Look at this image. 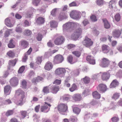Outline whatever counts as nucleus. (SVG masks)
Wrapping results in <instances>:
<instances>
[{"instance_id": "60", "label": "nucleus", "mask_w": 122, "mask_h": 122, "mask_svg": "<svg viewBox=\"0 0 122 122\" xmlns=\"http://www.w3.org/2000/svg\"><path fill=\"white\" fill-rule=\"evenodd\" d=\"M11 101L9 99L5 100L3 102V104H4L7 105L11 103Z\"/></svg>"}, {"instance_id": "34", "label": "nucleus", "mask_w": 122, "mask_h": 122, "mask_svg": "<svg viewBox=\"0 0 122 122\" xmlns=\"http://www.w3.org/2000/svg\"><path fill=\"white\" fill-rule=\"evenodd\" d=\"M73 111L74 113L78 114L80 112L81 110L77 107H75L73 108Z\"/></svg>"}, {"instance_id": "45", "label": "nucleus", "mask_w": 122, "mask_h": 122, "mask_svg": "<svg viewBox=\"0 0 122 122\" xmlns=\"http://www.w3.org/2000/svg\"><path fill=\"white\" fill-rule=\"evenodd\" d=\"M26 81L25 80H23L21 82V86L23 88H25L26 86Z\"/></svg>"}, {"instance_id": "39", "label": "nucleus", "mask_w": 122, "mask_h": 122, "mask_svg": "<svg viewBox=\"0 0 122 122\" xmlns=\"http://www.w3.org/2000/svg\"><path fill=\"white\" fill-rule=\"evenodd\" d=\"M68 62L71 64H73L75 63L73 61V57L71 56H69L67 58Z\"/></svg>"}, {"instance_id": "13", "label": "nucleus", "mask_w": 122, "mask_h": 122, "mask_svg": "<svg viewBox=\"0 0 122 122\" xmlns=\"http://www.w3.org/2000/svg\"><path fill=\"white\" fill-rule=\"evenodd\" d=\"M121 30H115L113 32V36L115 38H118L120 36L121 33Z\"/></svg>"}, {"instance_id": "59", "label": "nucleus", "mask_w": 122, "mask_h": 122, "mask_svg": "<svg viewBox=\"0 0 122 122\" xmlns=\"http://www.w3.org/2000/svg\"><path fill=\"white\" fill-rule=\"evenodd\" d=\"M27 113V112L25 111H22L20 112V113L23 118H24L26 116Z\"/></svg>"}, {"instance_id": "41", "label": "nucleus", "mask_w": 122, "mask_h": 122, "mask_svg": "<svg viewBox=\"0 0 122 122\" xmlns=\"http://www.w3.org/2000/svg\"><path fill=\"white\" fill-rule=\"evenodd\" d=\"M110 107L111 109L114 110L116 107V104L114 102H112L110 104Z\"/></svg>"}, {"instance_id": "44", "label": "nucleus", "mask_w": 122, "mask_h": 122, "mask_svg": "<svg viewBox=\"0 0 122 122\" xmlns=\"http://www.w3.org/2000/svg\"><path fill=\"white\" fill-rule=\"evenodd\" d=\"M12 29H9L6 30L5 31V37H7L10 35V33H12Z\"/></svg>"}, {"instance_id": "21", "label": "nucleus", "mask_w": 122, "mask_h": 122, "mask_svg": "<svg viewBox=\"0 0 122 122\" xmlns=\"http://www.w3.org/2000/svg\"><path fill=\"white\" fill-rule=\"evenodd\" d=\"M119 82L116 79L113 80L110 86V88H115L117 86L119 85Z\"/></svg>"}, {"instance_id": "43", "label": "nucleus", "mask_w": 122, "mask_h": 122, "mask_svg": "<svg viewBox=\"0 0 122 122\" xmlns=\"http://www.w3.org/2000/svg\"><path fill=\"white\" fill-rule=\"evenodd\" d=\"M31 33V31L28 29L25 30L24 32V34L27 36H29L30 35Z\"/></svg>"}, {"instance_id": "61", "label": "nucleus", "mask_w": 122, "mask_h": 122, "mask_svg": "<svg viewBox=\"0 0 122 122\" xmlns=\"http://www.w3.org/2000/svg\"><path fill=\"white\" fill-rule=\"evenodd\" d=\"M73 73L74 76H78L79 74V71L78 69H77L73 71L72 73Z\"/></svg>"}, {"instance_id": "24", "label": "nucleus", "mask_w": 122, "mask_h": 122, "mask_svg": "<svg viewBox=\"0 0 122 122\" xmlns=\"http://www.w3.org/2000/svg\"><path fill=\"white\" fill-rule=\"evenodd\" d=\"M52 84H51L49 86L44 87L43 91V92L45 93H47L49 92V88H51L50 86H52Z\"/></svg>"}, {"instance_id": "50", "label": "nucleus", "mask_w": 122, "mask_h": 122, "mask_svg": "<svg viewBox=\"0 0 122 122\" xmlns=\"http://www.w3.org/2000/svg\"><path fill=\"white\" fill-rule=\"evenodd\" d=\"M7 55L10 57H13L14 56V53L12 51H10L7 53Z\"/></svg>"}, {"instance_id": "7", "label": "nucleus", "mask_w": 122, "mask_h": 122, "mask_svg": "<svg viewBox=\"0 0 122 122\" xmlns=\"http://www.w3.org/2000/svg\"><path fill=\"white\" fill-rule=\"evenodd\" d=\"M93 43V42L91 39L87 36L85 37V39L82 42L83 45L87 47H89L92 46Z\"/></svg>"}, {"instance_id": "49", "label": "nucleus", "mask_w": 122, "mask_h": 122, "mask_svg": "<svg viewBox=\"0 0 122 122\" xmlns=\"http://www.w3.org/2000/svg\"><path fill=\"white\" fill-rule=\"evenodd\" d=\"M35 75V74L34 71H30L29 74L28 75V76L30 78L34 76Z\"/></svg>"}, {"instance_id": "57", "label": "nucleus", "mask_w": 122, "mask_h": 122, "mask_svg": "<svg viewBox=\"0 0 122 122\" xmlns=\"http://www.w3.org/2000/svg\"><path fill=\"white\" fill-rule=\"evenodd\" d=\"M28 56L27 54L25 53V54L24 56L22 59V61L23 62H25L28 59Z\"/></svg>"}, {"instance_id": "33", "label": "nucleus", "mask_w": 122, "mask_h": 122, "mask_svg": "<svg viewBox=\"0 0 122 122\" xmlns=\"http://www.w3.org/2000/svg\"><path fill=\"white\" fill-rule=\"evenodd\" d=\"M50 25L51 27L55 28L57 27V23L54 21H52L50 22Z\"/></svg>"}, {"instance_id": "22", "label": "nucleus", "mask_w": 122, "mask_h": 122, "mask_svg": "<svg viewBox=\"0 0 122 122\" xmlns=\"http://www.w3.org/2000/svg\"><path fill=\"white\" fill-rule=\"evenodd\" d=\"M53 86L52 88H51V92L53 93H56L59 90V87L57 86L56 85H52Z\"/></svg>"}, {"instance_id": "8", "label": "nucleus", "mask_w": 122, "mask_h": 122, "mask_svg": "<svg viewBox=\"0 0 122 122\" xmlns=\"http://www.w3.org/2000/svg\"><path fill=\"white\" fill-rule=\"evenodd\" d=\"M81 12L76 10H74L71 12L70 15L71 18L75 19H79L80 18V15Z\"/></svg>"}, {"instance_id": "14", "label": "nucleus", "mask_w": 122, "mask_h": 122, "mask_svg": "<svg viewBox=\"0 0 122 122\" xmlns=\"http://www.w3.org/2000/svg\"><path fill=\"white\" fill-rule=\"evenodd\" d=\"M86 60L90 64L94 65L95 63V60L94 58L91 56H87Z\"/></svg>"}, {"instance_id": "4", "label": "nucleus", "mask_w": 122, "mask_h": 122, "mask_svg": "<svg viewBox=\"0 0 122 122\" xmlns=\"http://www.w3.org/2000/svg\"><path fill=\"white\" fill-rule=\"evenodd\" d=\"M56 38L55 39L54 43L57 45H61L64 42L65 39L64 37L62 36L57 34L56 35Z\"/></svg>"}, {"instance_id": "40", "label": "nucleus", "mask_w": 122, "mask_h": 122, "mask_svg": "<svg viewBox=\"0 0 122 122\" xmlns=\"http://www.w3.org/2000/svg\"><path fill=\"white\" fill-rule=\"evenodd\" d=\"M91 20L93 22H95L97 20V18L95 15H92L90 17Z\"/></svg>"}, {"instance_id": "3", "label": "nucleus", "mask_w": 122, "mask_h": 122, "mask_svg": "<svg viewBox=\"0 0 122 122\" xmlns=\"http://www.w3.org/2000/svg\"><path fill=\"white\" fill-rule=\"evenodd\" d=\"M82 33V30L81 28H78L76 29L73 33L71 36L72 39L74 40H76L81 36Z\"/></svg>"}, {"instance_id": "26", "label": "nucleus", "mask_w": 122, "mask_h": 122, "mask_svg": "<svg viewBox=\"0 0 122 122\" xmlns=\"http://www.w3.org/2000/svg\"><path fill=\"white\" fill-rule=\"evenodd\" d=\"M20 43L21 46L24 48L27 47L28 45V42L25 40L21 41Z\"/></svg>"}, {"instance_id": "46", "label": "nucleus", "mask_w": 122, "mask_h": 122, "mask_svg": "<svg viewBox=\"0 0 122 122\" xmlns=\"http://www.w3.org/2000/svg\"><path fill=\"white\" fill-rule=\"evenodd\" d=\"M115 20L117 21H119L121 18V16L119 14L117 13L115 15Z\"/></svg>"}, {"instance_id": "15", "label": "nucleus", "mask_w": 122, "mask_h": 122, "mask_svg": "<svg viewBox=\"0 0 122 122\" xmlns=\"http://www.w3.org/2000/svg\"><path fill=\"white\" fill-rule=\"evenodd\" d=\"M102 51L105 53H107L109 52L110 49L109 47L107 45H103L102 46Z\"/></svg>"}, {"instance_id": "16", "label": "nucleus", "mask_w": 122, "mask_h": 122, "mask_svg": "<svg viewBox=\"0 0 122 122\" xmlns=\"http://www.w3.org/2000/svg\"><path fill=\"white\" fill-rule=\"evenodd\" d=\"M11 91V87L9 85L5 86L4 88V92L5 94L6 95H9Z\"/></svg>"}, {"instance_id": "38", "label": "nucleus", "mask_w": 122, "mask_h": 122, "mask_svg": "<svg viewBox=\"0 0 122 122\" xmlns=\"http://www.w3.org/2000/svg\"><path fill=\"white\" fill-rule=\"evenodd\" d=\"M15 31L19 33H20L22 32V29L19 26V25H18L16 28Z\"/></svg>"}, {"instance_id": "32", "label": "nucleus", "mask_w": 122, "mask_h": 122, "mask_svg": "<svg viewBox=\"0 0 122 122\" xmlns=\"http://www.w3.org/2000/svg\"><path fill=\"white\" fill-rule=\"evenodd\" d=\"M77 86L75 84H73L71 86V87L69 88V90L71 92H72L76 90Z\"/></svg>"}, {"instance_id": "2", "label": "nucleus", "mask_w": 122, "mask_h": 122, "mask_svg": "<svg viewBox=\"0 0 122 122\" xmlns=\"http://www.w3.org/2000/svg\"><path fill=\"white\" fill-rule=\"evenodd\" d=\"M80 26V25L77 23L68 22L64 24L63 25V32L67 30H70L74 27L77 26Z\"/></svg>"}, {"instance_id": "11", "label": "nucleus", "mask_w": 122, "mask_h": 122, "mask_svg": "<svg viewBox=\"0 0 122 122\" xmlns=\"http://www.w3.org/2000/svg\"><path fill=\"white\" fill-rule=\"evenodd\" d=\"M107 87L106 85L104 84H99L97 87V90L101 92H104L107 90Z\"/></svg>"}, {"instance_id": "52", "label": "nucleus", "mask_w": 122, "mask_h": 122, "mask_svg": "<svg viewBox=\"0 0 122 122\" xmlns=\"http://www.w3.org/2000/svg\"><path fill=\"white\" fill-rule=\"evenodd\" d=\"M25 67L24 66H22L20 67L18 71V72L19 73H21L23 72L24 70Z\"/></svg>"}, {"instance_id": "53", "label": "nucleus", "mask_w": 122, "mask_h": 122, "mask_svg": "<svg viewBox=\"0 0 122 122\" xmlns=\"http://www.w3.org/2000/svg\"><path fill=\"white\" fill-rule=\"evenodd\" d=\"M111 120L113 122H117L119 120L118 117H114L111 118Z\"/></svg>"}, {"instance_id": "35", "label": "nucleus", "mask_w": 122, "mask_h": 122, "mask_svg": "<svg viewBox=\"0 0 122 122\" xmlns=\"http://www.w3.org/2000/svg\"><path fill=\"white\" fill-rule=\"evenodd\" d=\"M81 80L83 81L84 83L86 84L88 83L90 81V78L86 76L84 78L81 79Z\"/></svg>"}, {"instance_id": "58", "label": "nucleus", "mask_w": 122, "mask_h": 122, "mask_svg": "<svg viewBox=\"0 0 122 122\" xmlns=\"http://www.w3.org/2000/svg\"><path fill=\"white\" fill-rule=\"evenodd\" d=\"M70 120L72 122H76L77 118L75 117L72 116L71 117Z\"/></svg>"}, {"instance_id": "23", "label": "nucleus", "mask_w": 122, "mask_h": 122, "mask_svg": "<svg viewBox=\"0 0 122 122\" xmlns=\"http://www.w3.org/2000/svg\"><path fill=\"white\" fill-rule=\"evenodd\" d=\"M45 22V20L44 18L42 17H38L37 19L36 22L38 24H43Z\"/></svg>"}, {"instance_id": "25", "label": "nucleus", "mask_w": 122, "mask_h": 122, "mask_svg": "<svg viewBox=\"0 0 122 122\" xmlns=\"http://www.w3.org/2000/svg\"><path fill=\"white\" fill-rule=\"evenodd\" d=\"M5 25L7 26L10 27H12L13 26V25L11 24L10 20L8 18L5 19Z\"/></svg>"}, {"instance_id": "5", "label": "nucleus", "mask_w": 122, "mask_h": 122, "mask_svg": "<svg viewBox=\"0 0 122 122\" xmlns=\"http://www.w3.org/2000/svg\"><path fill=\"white\" fill-rule=\"evenodd\" d=\"M67 107L66 105L64 104H61L59 105L57 108L55 107V109H57L62 114H65L62 113V112H65L67 110Z\"/></svg>"}, {"instance_id": "47", "label": "nucleus", "mask_w": 122, "mask_h": 122, "mask_svg": "<svg viewBox=\"0 0 122 122\" xmlns=\"http://www.w3.org/2000/svg\"><path fill=\"white\" fill-rule=\"evenodd\" d=\"M71 96L69 95L64 96L63 99L64 101H69L70 100Z\"/></svg>"}, {"instance_id": "64", "label": "nucleus", "mask_w": 122, "mask_h": 122, "mask_svg": "<svg viewBox=\"0 0 122 122\" xmlns=\"http://www.w3.org/2000/svg\"><path fill=\"white\" fill-rule=\"evenodd\" d=\"M42 59L41 57H38L37 59L36 63L39 64H40L41 62Z\"/></svg>"}, {"instance_id": "31", "label": "nucleus", "mask_w": 122, "mask_h": 122, "mask_svg": "<svg viewBox=\"0 0 122 122\" xmlns=\"http://www.w3.org/2000/svg\"><path fill=\"white\" fill-rule=\"evenodd\" d=\"M13 40H10L9 44L8 45V47L10 48H14L15 46V45L13 43Z\"/></svg>"}, {"instance_id": "37", "label": "nucleus", "mask_w": 122, "mask_h": 122, "mask_svg": "<svg viewBox=\"0 0 122 122\" xmlns=\"http://www.w3.org/2000/svg\"><path fill=\"white\" fill-rule=\"evenodd\" d=\"M116 1L115 0H112L109 3V7L112 8L113 7L115 6Z\"/></svg>"}, {"instance_id": "36", "label": "nucleus", "mask_w": 122, "mask_h": 122, "mask_svg": "<svg viewBox=\"0 0 122 122\" xmlns=\"http://www.w3.org/2000/svg\"><path fill=\"white\" fill-rule=\"evenodd\" d=\"M16 63L15 60H10L9 62V65L10 66H14L15 65Z\"/></svg>"}, {"instance_id": "62", "label": "nucleus", "mask_w": 122, "mask_h": 122, "mask_svg": "<svg viewBox=\"0 0 122 122\" xmlns=\"http://www.w3.org/2000/svg\"><path fill=\"white\" fill-rule=\"evenodd\" d=\"M22 0H18L16 2V4L12 6L11 7L13 8H14L16 7V6H17L21 2Z\"/></svg>"}, {"instance_id": "27", "label": "nucleus", "mask_w": 122, "mask_h": 122, "mask_svg": "<svg viewBox=\"0 0 122 122\" xmlns=\"http://www.w3.org/2000/svg\"><path fill=\"white\" fill-rule=\"evenodd\" d=\"M104 27L106 29L109 28L110 27V25L108 21L106 20H103Z\"/></svg>"}, {"instance_id": "55", "label": "nucleus", "mask_w": 122, "mask_h": 122, "mask_svg": "<svg viewBox=\"0 0 122 122\" xmlns=\"http://www.w3.org/2000/svg\"><path fill=\"white\" fill-rule=\"evenodd\" d=\"M98 74H96L93 75L92 76V78L93 79H96L99 76Z\"/></svg>"}, {"instance_id": "20", "label": "nucleus", "mask_w": 122, "mask_h": 122, "mask_svg": "<svg viewBox=\"0 0 122 122\" xmlns=\"http://www.w3.org/2000/svg\"><path fill=\"white\" fill-rule=\"evenodd\" d=\"M72 98L75 101H80L81 100L82 97L80 94H76L73 95Z\"/></svg>"}, {"instance_id": "6", "label": "nucleus", "mask_w": 122, "mask_h": 122, "mask_svg": "<svg viewBox=\"0 0 122 122\" xmlns=\"http://www.w3.org/2000/svg\"><path fill=\"white\" fill-rule=\"evenodd\" d=\"M51 105L50 104L47 102H45V104L43 106H42L41 108V111L42 112L44 113H47L48 112L50 109V108Z\"/></svg>"}, {"instance_id": "51", "label": "nucleus", "mask_w": 122, "mask_h": 122, "mask_svg": "<svg viewBox=\"0 0 122 122\" xmlns=\"http://www.w3.org/2000/svg\"><path fill=\"white\" fill-rule=\"evenodd\" d=\"M41 0H33L32 3L33 5L36 6L38 5Z\"/></svg>"}, {"instance_id": "12", "label": "nucleus", "mask_w": 122, "mask_h": 122, "mask_svg": "<svg viewBox=\"0 0 122 122\" xmlns=\"http://www.w3.org/2000/svg\"><path fill=\"white\" fill-rule=\"evenodd\" d=\"M10 82L12 86H15L18 84V80L17 78L13 77L10 79Z\"/></svg>"}, {"instance_id": "10", "label": "nucleus", "mask_w": 122, "mask_h": 122, "mask_svg": "<svg viewBox=\"0 0 122 122\" xmlns=\"http://www.w3.org/2000/svg\"><path fill=\"white\" fill-rule=\"evenodd\" d=\"M109 60L107 58H104L102 59V61L100 63V66L102 67H107L109 63Z\"/></svg>"}, {"instance_id": "19", "label": "nucleus", "mask_w": 122, "mask_h": 122, "mask_svg": "<svg viewBox=\"0 0 122 122\" xmlns=\"http://www.w3.org/2000/svg\"><path fill=\"white\" fill-rule=\"evenodd\" d=\"M102 79L103 80H106L108 79L110 77V74L108 72H104L102 76Z\"/></svg>"}, {"instance_id": "48", "label": "nucleus", "mask_w": 122, "mask_h": 122, "mask_svg": "<svg viewBox=\"0 0 122 122\" xmlns=\"http://www.w3.org/2000/svg\"><path fill=\"white\" fill-rule=\"evenodd\" d=\"M58 51V50H54L51 51L50 52H48L47 53V55L48 56H51L52 54H53L56 52Z\"/></svg>"}, {"instance_id": "9", "label": "nucleus", "mask_w": 122, "mask_h": 122, "mask_svg": "<svg viewBox=\"0 0 122 122\" xmlns=\"http://www.w3.org/2000/svg\"><path fill=\"white\" fill-rule=\"evenodd\" d=\"M63 59V57L61 55H58L55 57L54 62L55 64H59L62 62Z\"/></svg>"}, {"instance_id": "56", "label": "nucleus", "mask_w": 122, "mask_h": 122, "mask_svg": "<svg viewBox=\"0 0 122 122\" xmlns=\"http://www.w3.org/2000/svg\"><path fill=\"white\" fill-rule=\"evenodd\" d=\"M13 110H9L6 112V115L7 116H8L11 115L13 114Z\"/></svg>"}, {"instance_id": "54", "label": "nucleus", "mask_w": 122, "mask_h": 122, "mask_svg": "<svg viewBox=\"0 0 122 122\" xmlns=\"http://www.w3.org/2000/svg\"><path fill=\"white\" fill-rule=\"evenodd\" d=\"M73 54L76 56L77 57H79L81 55L80 52L77 51H74L72 52Z\"/></svg>"}, {"instance_id": "30", "label": "nucleus", "mask_w": 122, "mask_h": 122, "mask_svg": "<svg viewBox=\"0 0 122 122\" xmlns=\"http://www.w3.org/2000/svg\"><path fill=\"white\" fill-rule=\"evenodd\" d=\"M67 17V16L64 13H61L59 15V18L60 20L66 18Z\"/></svg>"}, {"instance_id": "42", "label": "nucleus", "mask_w": 122, "mask_h": 122, "mask_svg": "<svg viewBox=\"0 0 122 122\" xmlns=\"http://www.w3.org/2000/svg\"><path fill=\"white\" fill-rule=\"evenodd\" d=\"M120 94L119 93H116L114 94L112 97V99L116 100L119 97Z\"/></svg>"}, {"instance_id": "18", "label": "nucleus", "mask_w": 122, "mask_h": 122, "mask_svg": "<svg viewBox=\"0 0 122 122\" xmlns=\"http://www.w3.org/2000/svg\"><path fill=\"white\" fill-rule=\"evenodd\" d=\"M53 67L52 64L49 62H48L46 64L44 68L46 70L49 71Z\"/></svg>"}, {"instance_id": "29", "label": "nucleus", "mask_w": 122, "mask_h": 122, "mask_svg": "<svg viewBox=\"0 0 122 122\" xmlns=\"http://www.w3.org/2000/svg\"><path fill=\"white\" fill-rule=\"evenodd\" d=\"M43 78L39 76H38L37 78H34L32 80V81L33 82L36 83L40 81H42L43 80Z\"/></svg>"}, {"instance_id": "63", "label": "nucleus", "mask_w": 122, "mask_h": 122, "mask_svg": "<svg viewBox=\"0 0 122 122\" xmlns=\"http://www.w3.org/2000/svg\"><path fill=\"white\" fill-rule=\"evenodd\" d=\"M82 23L83 24L84 26H85L89 23V22L87 19H85L83 20Z\"/></svg>"}, {"instance_id": "1", "label": "nucleus", "mask_w": 122, "mask_h": 122, "mask_svg": "<svg viewBox=\"0 0 122 122\" xmlns=\"http://www.w3.org/2000/svg\"><path fill=\"white\" fill-rule=\"evenodd\" d=\"M15 95L16 96L20 98L19 101L17 102L15 101L16 104L17 105L21 106L22 105L23 103V100L25 97L24 92L20 89H19L16 91Z\"/></svg>"}, {"instance_id": "28", "label": "nucleus", "mask_w": 122, "mask_h": 122, "mask_svg": "<svg viewBox=\"0 0 122 122\" xmlns=\"http://www.w3.org/2000/svg\"><path fill=\"white\" fill-rule=\"evenodd\" d=\"M92 95L94 98L96 99H99L101 97L100 95L97 91L93 92Z\"/></svg>"}, {"instance_id": "17", "label": "nucleus", "mask_w": 122, "mask_h": 122, "mask_svg": "<svg viewBox=\"0 0 122 122\" xmlns=\"http://www.w3.org/2000/svg\"><path fill=\"white\" fill-rule=\"evenodd\" d=\"M65 72V70L63 68H59L56 70L55 73L57 75H60L64 73Z\"/></svg>"}]
</instances>
